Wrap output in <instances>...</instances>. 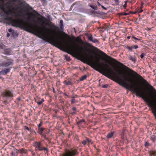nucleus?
<instances>
[{
    "instance_id": "nucleus-1",
    "label": "nucleus",
    "mask_w": 156,
    "mask_h": 156,
    "mask_svg": "<svg viewBox=\"0 0 156 156\" xmlns=\"http://www.w3.org/2000/svg\"><path fill=\"white\" fill-rule=\"evenodd\" d=\"M100 53L105 56H108L112 61L116 62L122 66L126 68L131 73V74L135 78H137L141 81V83L134 81L132 79H129L123 73L122 75L119 73V75L112 70L107 64H101L100 63V59L97 58V61L94 62L92 56L91 55L92 60H90L87 55V58L90 62L89 65L95 70L98 71L107 77L118 83L126 89L129 88L133 90L136 92L137 96L140 98H156V90L151 84L147 82L143 77L137 73L124 65L122 63L117 61L115 59L107 55L102 51L98 49Z\"/></svg>"
},
{
    "instance_id": "nucleus-2",
    "label": "nucleus",
    "mask_w": 156,
    "mask_h": 156,
    "mask_svg": "<svg viewBox=\"0 0 156 156\" xmlns=\"http://www.w3.org/2000/svg\"><path fill=\"white\" fill-rule=\"evenodd\" d=\"M5 20L13 27L24 29L33 34L35 33H37L41 35L42 37L41 38L44 40L54 45L58 48L66 47L67 50L71 52V45L67 43V46L66 47L65 45V43L66 42L64 39L63 38L62 41L59 40L58 37L56 36V33L53 36L48 37L43 34L42 31L40 30L41 27L37 25L25 22L23 20H20L17 19H14L8 16L5 18Z\"/></svg>"
},
{
    "instance_id": "nucleus-3",
    "label": "nucleus",
    "mask_w": 156,
    "mask_h": 156,
    "mask_svg": "<svg viewBox=\"0 0 156 156\" xmlns=\"http://www.w3.org/2000/svg\"><path fill=\"white\" fill-rule=\"evenodd\" d=\"M79 154L76 149L71 148L69 149H66L62 154V156H76Z\"/></svg>"
},
{
    "instance_id": "nucleus-4",
    "label": "nucleus",
    "mask_w": 156,
    "mask_h": 156,
    "mask_svg": "<svg viewBox=\"0 0 156 156\" xmlns=\"http://www.w3.org/2000/svg\"><path fill=\"white\" fill-rule=\"evenodd\" d=\"M33 145L35 148L38 149L40 151H44L47 153H48L49 152L48 148L43 147L40 142L36 141L33 143Z\"/></svg>"
},
{
    "instance_id": "nucleus-5",
    "label": "nucleus",
    "mask_w": 156,
    "mask_h": 156,
    "mask_svg": "<svg viewBox=\"0 0 156 156\" xmlns=\"http://www.w3.org/2000/svg\"><path fill=\"white\" fill-rule=\"evenodd\" d=\"M13 64V60L12 59H8L2 62L1 66L3 67H7Z\"/></svg>"
},
{
    "instance_id": "nucleus-6",
    "label": "nucleus",
    "mask_w": 156,
    "mask_h": 156,
    "mask_svg": "<svg viewBox=\"0 0 156 156\" xmlns=\"http://www.w3.org/2000/svg\"><path fill=\"white\" fill-rule=\"evenodd\" d=\"M5 5L7 6L8 8L9 9L8 10H4L5 13L7 15H9L11 12L16 9L15 8L12 7V5H10V3L9 2L6 3Z\"/></svg>"
},
{
    "instance_id": "nucleus-7",
    "label": "nucleus",
    "mask_w": 156,
    "mask_h": 156,
    "mask_svg": "<svg viewBox=\"0 0 156 156\" xmlns=\"http://www.w3.org/2000/svg\"><path fill=\"white\" fill-rule=\"evenodd\" d=\"M34 12H35V14H34L33 13H31V15L33 16V18L32 19V20L33 21H35L34 18L38 16H40L41 17V18H38V20H47V19L45 17H44V16H43L42 15H40L36 11H34Z\"/></svg>"
},
{
    "instance_id": "nucleus-8",
    "label": "nucleus",
    "mask_w": 156,
    "mask_h": 156,
    "mask_svg": "<svg viewBox=\"0 0 156 156\" xmlns=\"http://www.w3.org/2000/svg\"><path fill=\"white\" fill-rule=\"evenodd\" d=\"M93 142L92 140L87 137H85V139L83 140L82 144L84 146L87 145L89 146L90 144H92Z\"/></svg>"
},
{
    "instance_id": "nucleus-9",
    "label": "nucleus",
    "mask_w": 156,
    "mask_h": 156,
    "mask_svg": "<svg viewBox=\"0 0 156 156\" xmlns=\"http://www.w3.org/2000/svg\"><path fill=\"white\" fill-rule=\"evenodd\" d=\"M4 96L7 97H13V92L12 90H6L3 94Z\"/></svg>"
},
{
    "instance_id": "nucleus-10",
    "label": "nucleus",
    "mask_w": 156,
    "mask_h": 156,
    "mask_svg": "<svg viewBox=\"0 0 156 156\" xmlns=\"http://www.w3.org/2000/svg\"><path fill=\"white\" fill-rule=\"evenodd\" d=\"M87 37L89 40L92 41L95 43L99 44V42L98 40L96 38H93V37L92 35H88Z\"/></svg>"
},
{
    "instance_id": "nucleus-11",
    "label": "nucleus",
    "mask_w": 156,
    "mask_h": 156,
    "mask_svg": "<svg viewBox=\"0 0 156 156\" xmlns=\"http://www.w3.org/2000/svg\"><path fill=\"white\" fill-rule=\"evenodd\" d=\"M10 70V68H8L5 69L4 70H2L0 72L1 75H5L8 73H9Z\"/></svg>"
},
{
    "instance_id": "nucleus-12",
    "label": "nucleus",
    "mask_w": 156,
    "mask_h": 156,
    "mask_svg": "<svg viewBox=\"0 0 156 156\" xmlns=\"http://www.w3.org/2000/svg\"><path fill=\"white\" fill-rule=\"evenodd\" d=\"M115 133V132L113 131L112 132L108 133L107 136H106V138L108 139H109L112 138V137L113 136Z\"/></svg>"
},
{
    "instance_id": "nucleus-13",
    "label": "nucleus",
    "mask_w": 156,
    "mask_h": 156,
    "mask_svg": "<svg viewBox=\"0 0 156 156\" xmlns=\"http://www.w3.org/2000/svg\"><path fill=\"white\" fill-rule=\"evenodd\" d=\"M131 38L133 41L136 43H137L138 41H141L142 40V39L137 38L134 36H132Z\"/></svg>"
},
{
    "instance_id": "nucleus-14",
    "label": "nucleus",
    "mask_w": 156,
    "mask_h": 156,
    "mask_svg": "<svg viewBox=\"0 0 156 156\" xmlns=\"http://www.w3.org/2000/svg\"><path fill=\"white\" fill-rule=\"evenodd\" d=\"M129 59L133 62H135L136 61V58L135 56H132L131 55H129L128 56Z\"/></svg>"
},
{
    "instance_id": "nucleus-15",
    "label": "nucleus",
    "mask_w": 156,
    "mask_h": 156,
    "mask_svg": "<svg viewBox=\"0 0 156 156\" xmlns=\"http://www.w3.org/2000/svg\"><path fill=\"white\" fill-rule=\"evenodd\" d=\"M45 129L43 127L39 128L38 129L37 133L40 134V135H42L43 134V132Z\"/></svg>"
},
{
    "instance_id": "nucleus-16",
    "label": "nucleus",
    "mask_w": 156,
    "mask_h": 156,
    "mask_svg": "<svg viewBox=\"0 0 156 156\" xmlns=\"http://www.w3.org/2000/svg\"><path fill=\"white\" fill-rule=\"evenodd\" d=\"M46 25H48L49 27H53L55 28H57V27L55 26L54 24L52 22H50L49 23H47Z\"/></svg>"
},
{
    "instance_id": "nucleus-17",
    "label": "nucleus",
    "mask_w": 156,
    "mask_h": 156,
    "mask_svg": "<svg viewBox=\"0 0 156 156\" xmlns=\"http://www.w3.org/2000/svg\"><path fill=\"white\" fill-rule=\"evenodd\" d=\"M63 83L65 84L66 85H72L73 83L72 82L70 81H67V80H64L63 82Z\"/></svg>"
},
{
    "instance_id": "nucleus-18",
    "label": "nucleus",
    "mask_w": 156,
    "mask_h": 156,
    "mask_svg": "<svg viewBox=\"0 0 156 156\" xmlns=\"http://www.w3.org/2000/svg\"><path fill=\"white\" fill-rule=\"evenodd\" d=\"M131 12L130 11L128 13H126L125 12H120L119 13V15L121 16H127L131 14Z\"/></svg>"
},
{
    "instance_id": "nucleus-19",
    "label": "nucleus",
    "mask_w": 156,
    "mask_h": 156,
    "mask_svg": "<svg viewBox=\"0 0 156 156\" xmlns=\"http://www.w3.org/2000/svg\"><path fill=\"white\" fill-rule=\"evenodd\" d=\"M41 137L44 138V139L47 140L48 141H49V139L48 137H47L46 135L44 134H42V135H41Z\"/></svg>"
},
{
    "instance_id": "nucleus-20",
    "label": "nucleus",
    "mask_w": 156,
    "mask_h": 156,
    "mask_svg": "<svg viewBox=\"0 0 156 156\" xmlns=\"http://www.w3.org/2000/svg\"><path fill=\"white\" fill-rule=\"evenodd\" d=\"M89 6H90L92 9L95 10H97L98 9V8L97 5H92L90 4L89 5Z\"/></svg>"
},
{
    "instance_id": "nucleus-21",
    "label": "nucleus",
    "mask_w": 156,
    "mask_h": 156,
    "mask_svg": "<svg viewBox=\"0 0 156 156\" xmlns=\"http://www.w3.org/2000/svg\"><path fill=\"white\" fill-rule=\"evenodd\" d=\"M72 110L73 111V112L71 113V114L72 115H75L76 114V107H73L72 108Z\"/></svg>"
},
{
    "instance_id": "nucleus-22",
    "label": "nucleus",
    "mask_w": 156,
    "mask_h": 156,
    "mask_svg": "<svg viewBox=\"0 0 156 156\" xmlns=\"http://www.w3.org/2000/svg\"><path fill=\"white\" fill-rule=\"evenodd\" d=\"M60 27L61 29H63V22L62 20H61L60 22Z\"/></svg>"
},
{
    "instance_id": "nucleus-23",
    "label": "nucleus",
    "mask_w": 156,
    "mask_h": 156,
    "mask_svg": "<svg viewBox=\"0 0 156 156\" xmlns=\"http://www.w3.org/2000/svg\"><path fill=\"white\" fill-rule=\"evenodd\" d=\"M87 77V76L86 75H84L83 76H82V77L80 78V81H82L85 80Z\"/></svg>"
},
{
    "instance_id": "nucleus-24",
    "label": "nucleus",
    "mask_w": 156,
    "mask_h": 156,
    "mask_svg": "<svg viewBox=\"0 0 156 156\" xmlns=\"http://www.w3.org/2000/svg\"><path fill=\"white\" fill-rule=\"evenodd\" d=\"M43 29L45 30H46L47 31H48V32H55V31H52L51 29L46 28L45 27V26H43Z\"/></svg>"
},
{
    "instance_id": "nucleus-25",
    "label": "nucleus",
    "mask_w": 156,
    "mask_h": 156,
    "mask_svg": "<svg viewBox=\"0 0 156 156\" xmlns=\"http://www.w3.org/2000/svg\"><path fill=\"white\" fill-rule=\"evenodd\" d=\"M44 101L43 99H42L41 100H39L37 102V104L39 105H41L43 102Z\"/></svg>"
},
{
    "instance_id": "nucleus-26",
    "label": "nucleus",
    "mask_w": 156,
    "mask_h": 156,
    "mask_svg": "<svg viewBox=\"0 0 156 156\" xmlns=\"http://www.w3.org/2000/svg\"><path fill=\"white\" fill-rule=\"evenodd\" d=\"M150 156H156V153L153 151H151L150 152Z\"/></svg>"
},
{
    "instance_id": "nucleus-27",
    "label": "nucleus",
    "mask_w": 156,
    "mask_h": 156,
    "mask_svg": "<svg viewBox=\"0 0 156 156\" xmlns=\"http://www.w3.org/2000/svg\"><path fill=\"white\" fill-rule=\"evenodd\" d=\"M12 34L13 37L17 36H18V34L16 32L13 31L12 33Z\"/></svg>"
},
{
    "instance_id": "nucleus-28",
    "label": "nucleus",
    "mask_w": 156,
    "mask_h": 156,
    "mask_svg": "<svg viewBox=\"0 0 156 156\" xmlns=\"http://www.w3.org/2000/svg\"><path fill=\"white\" fill-rule=\"evenodd\" d=\"M84 120L83 119L80 120L77 122V124L78 125H80L82 123L84 122Z\"/></svg>"
},
{
    "instance_id": "nucleus-29",
    "label": "nucleus",
    "mask_w": 156,
    "mask_h": 156,
    "mask_svg": "<svg viewBox=\"0 0 156 156\" xmlns=\"http://www.w3.org/2000/svg\"><path fill=\"white\" fill-rule=\"evenodd\" d=\"M20 152L23 153H26L27 151L25 150L24 148H22L20 150Z\"/></svg>"
},
{
    "instance_id": "nucleus-30",
    "label": "nucleus",
    "mask_w": 156,
    "mask_h": 156,
    "mask_svg": "<svg viewBox=\"0 0 156 156\" xmlns=\"http://www.w3.org/2000/svg\"><path fill=\"white\" fill-rule=\"evenodd\" d=\"M42 125H43V122H42L41 120L40 123L37 126L38 128H41V127L42 126Z\"/></svg>"
},
{
    "instance_id": "nucleus-31",
    "label": "nucleus",
    "mask_w": 156,
    "mask_h": 156,
    "mask_svg": "<svg viewBox=\"0 0 156 156\" xmlns=\"http://www.w3.org/2000/svg\"><path fill=\"white\" fill-rule=\"evenodd\" d=\"M126 48L127 49H128V50H130V51H132V49H133V46H127L126 47Z\"/></svg>"
},
{
    "instance_id": "nucleus-32",
    "label": "nucleus",
    "mask_w": 156,
    "mask_h": 156,
    "mask_svg": "<svg viewBox=\"0 0 156 156\" xmlns=\"http://www.w3.org/2000/svg\"><path fill=\"white\" fill-rule=\"evenodd\" d=\"M146 55V54L144 53H142L140 55V57L141 58H143L144 57V56Z\"/></svg>"
},
{
    "instance_id": "nucleus-33",
    "label": "nucleus",
    "mask_w": 156,
    "mask_h": 156,
    "mask_svg": "<svg viewBox=\"0 0 156 156\" xmlns=\"http://www.w3.org/2000/svg\"><path fill=\"white\" fill-rule=\"evenodd\" d=\"M71 103L72 104H73L76 102V100L74 99V98L72 99L71 100Z\"/></svg>"
},
{
    "instance_id": "nucleus-34",
    "label": "nucleus",
    "mask_w": 156,
    "mask_h": 156,
    "mask_svg": "<svg viewBox=\"0 0 156 156\" xmlns=\"http://www.w3.org/2000/svg\"><path fill=\"white\" fill-rule=\"evenodd\" d=\"M108 84H104L102 85V87L103 88H106L108 87Z\"/></svg>"
},
{
    "instance_id": "nucleus-35",
    "label": "nucleus",
    "mask_w": 156,
    "mask_h": 156,
    "mask_svg": "<svg viewBox=\"0 0 156 156\" xmlns=\"http://www.w3.org/2000/svg\"><path fill=\"white\" fill-rule=\"evenodd\" d=\"M115 4L116 5H118L119 4V0H114Z\"/></svg>"
},
{
    "instance_id": "nucleus-36",
    "label": "nucleus",
    "mask_w": 156,
    "mask_h": 156,
    "mask_svg": "<svg viewBox=\"0 0 156 156\" xmlns=\"http://www.w3.org/2000/svg\"><path fill=\"white\" fill-rule=\"evenodd\" d=\"M133 49H137L138 48V46L137 45H136L134 46H133Z\"/></svg>"
},
{
    "instance_id": "nucleus-37",
    "label": "nucleus",
    "mask_w": 156,
    "mask_h": 156,
    "mask_svg": "<svg viewBox=\"0 0 156 156\" xmlns=\"http://www.w3.org/2000/svg\"><path fill=\"white\" fill-rule=\"evenodd\" d=\"M150 145V144L148 142H145V147H148Z\"/></svg>"
},
{
    "instance_id": "nucleus-38",
    "label": "nucleus",
    "mask_w": 156,
    "mask_h": 156,
    "mask_svg": "<svg viewBox=\"0 0 156 156\" xmlns=\"http://www.w3.org/2000/svg\"><path fill=\"white\" fill-rule=\"evenodd\" d=\"M126 6H127V2H125V4L123 5V7H124V9H126Z\"/></svg>"
},
{
    "instance_id": "nucleus-39",
    "label": "nucleus",
    "mask_w": 156,
    "mask_h": 156,
    "mask_svg": "<svg viewBox=\"0 0 156 156\" xmlns=\"http://www.w3.org/2000/svg\"><path fill=\"white\" fill-rule=\"evenodd\" d=\"M32 131H30V132L32 133L33 134H35V135H37V133L35 132V131L34 130H32Z\"/></svg>"
},
{
    "instance_id": "nucleus-40",
    "label": "nucleus",
    "mask_w": 156,
    "mask_h": 156,
    "mask_svg": "<svg viewBox=\"0 0 156 156\" xmlns=\"http://www.w3.org/2000/svg\"><path fill=\"white\" fill-rule=\"evenodd\" d=\"M0 9H2L4 10V6L0 4Z\"/></svg>"
},
{
    "instance_id": "nucleus-41",
    "label": "nucleus",
    "mask_w": 156,
    "mask_h": 156,
    "mask_svg": "<svg viewBox=\"0 0 156 156\" xmlns=\"http://www.w3.org/2000/svg\"><path fill=\"white\" fill-rule=\"evenodd\" d=\"M59 101L60 102L62 103H64V100H63V99H62L61 98H60L59 99Z\"/></svg>"
},
{
    "instance_id": "nucleus-42",
    "label": "nucleus",
    "mask_w": 156,
    "mask_h": 156,
    "mask_svg": "<svg viewBox=\"0 0 156 156\" xmlns=\"http://www.w3.org/2000/svg\"><path fill=\"white\" fill-rule=\"evenodd\" d=\"M25 128L28 131H30V129L27 126H25Z\"/></svg>"
},
{
    "instance_id": "nucleus-43",
    "label": "nucleus",
    "mask_w": 156,
    "mask_h": 156,
    "mask_svg": "<svg viewBox=\"0 0 156 156\" xmlns=\"http://www.w3.org/2000/svg\"><path fill=\"white\" fill-rule=\"evenodd\" d=\"M8 31L9 32H12L13 31L12 29L10 28L8 29Z\"/></svg>"
},
{
    "instance_id": "nucleus-44",
    "label": "nucleus",
    "mask_w": 156,
    "mask_h": 156,
    "mask_svg": "<svg viewBox=\"0 0 156 156\" xmlns=\"http://www.w3.org/2000/svg\"><path fill=\"white\" fill-rule=\"evenodd\" d=\"M4 104H6L8 103V102H7V100H5L4 102Z\"/></svg>"
},
{
    "instance_id": "nucleus-45",
    "label": "nucleus",
    "mask_w": 156,
    "mask_h": 156,
    "mask_svg": "<svg viewBox=\"0 0 156 156\" xmlns=\"http://www.w3.org/2000/svg\"><path fill=\"white\" fill-rule=\"evenodd\" d=\"M97 3L98 5V6H101V5H101V4H100V3L99 2H97Z\"/></svg>"
},
{
    "instance_id": "nucleus-46",
    "label": "nucleus",
    "mask_w": 156,
    "mask_h": 156,
    "mask_svg": "<svg viewBox=\"0 0 156 156\" xmlns=\"http://www.w3.org/2000/svg\"><path fill=\"white\" fill-rule=\"evenodd\" d=\"M143 10L142 9H140L138 10V12H139V13H141V12H143Z\"/></svg>"
},
{
    "instance_id": "nucleus-47",
    "label": "nucleus",
    "mask_w": 156,
    "mask_h": 156,
    "mask_svg": "<svg viewBox=\"0 0 156 156\" xmlns=\"http://www.w3.org/2000/svg\"><path fill=\"white\" fill-rule=\"evenodd\" d=\"M143 3L142 2L141 4V7H140V9H142L143 8Z\"/></svg>"
},
{
    "instance_id": "nucleus-48",
    "label": "nucleus",
    "mask_w": 156,
    "mask_h": 156,
    "mask_svg": "<svg viewBox=\"0 0 156 156\" xmlns=\"http://www.w3.org/2000/svg\"><path fill=\"white\" fill-rule=\"evenodd\" d=\"M87 44L88 47H90L91 46V45L89 43H87Z\"/></svg>"
},
{
    "instance_id": "nucleus-49",
    "label": "nucleus",
    "mask_w": 156,
    "mask_h": 156,
    "mask_svg": "<svg viewBox=\"0 0 156 156\" xmlns=\"http://www.w3.org/2000/svg\"><path fill=\"white\" fill-rule=\"evenodd\" d=\"M101 7H102L103 9H105V10H106V9H107L104 6H103V5H101Z\"/></svg>"
},
{
    "instance_id": "nucleus-50",
    "label": "nucleus",
    "mask_w": 156,
    "mask_h": 156,
    "mask_svg": "<svg viewBox=\"0 0 156 156\" xmlns=\"http://www.w3.org/2000/svg\"><path fill=\"white\" fill-rule=\"evenodd\" d=\"M10 34L9 33H8L7 34V36L8 37H9L10 36Z\"/></svg>"
},
{
    "instance_id": "nucleus-51",
    "label": "nucleus",
    "mask_w": 156,
    "mask_h": 156,
    "mask_svg": "<svg viewBox=\"0 0 156 156\" xmlns=\"http://www.w3.org/2000/svg\"><path fill=\"white\" fill-rule=\"evenodd\" d=\"M130 37H131V36H128L127 37V38L128 39H130Z\"/></svg>"
},
{
    "instance_id": "nucleus-52",
    "label": "nucleus",
    "mask_w": 156,
    "mask_h": 156,
    "mask_svg": "<svg viewBox=\"0 0 156 156\" xmlns=\"http://www.w3.org/2000/svg\"><path fill=\"white\" fill-rule=\"evenodd\" d=\"M66 58L67 60H69L70 59V58L69 57H68V56H66Z\"/></svg>"
},
{
    "instance_id": "nucleus-53",
    "label": "nucleus",
    "mask_w": 156,
    "mask_h": 156,
    "mask_svg": "<svg viewBox=\"0 0 156 156\" xmlns=\"http://www.w3.org/2000/svg\"><path fill=\"white\" fill-rule=\"evenodd\" d=\"M45 24V22H43V23L42 24V25L44 26Z\"/></svg>"
},
{
    "instance_id": "nucleus-54",
    "label": "nucleus",
    "mask_w": 156,
    "mask_h": 156,
    "mask_svg": "<svg viewBox=\"0 0 156 156\" xmlns=\"http://www.w3.org/2000/svg\"><path fill=\"white\" fill-rule=\"evenodd\" d=\"M53 92L55 93V89H54V88H53Z\"/></svg>"
},
{
    "instance_id": "nucleus-55",
    "label": "nucleus",
    "mask_w": 156,
    "mask_h": 156,
    "mask_svg": "<svg viewBox=\"0 0 156 156\" xmlns=\"http://www.w3.org/2000/svg\"><path fill=\"white\" fill-rule=\"evenodd\" d=\"M19 12L20 13H21L22 12V11L21 10H20Z\"/></svg>"
},
{
    "instance_id": "nucleus-56",
    "label": "nucleus",
    "mask_w": 156,
    "mask_h": 156,
    "mask_svg": "<svg viewBox=\"0 0 156 156\" xmlns=\"http://www.w3.org/2000/svg\"><path fill=\"white\" fill-rule=\"evenodd\" d=\"M131 12L130 13H131V14H132H132H135V12Z\"/></svg>"
},
{
    "instance_id": "nucleus-57",
    "label": "nucleus",
    "mask_w": 156,
    "mask_h": 156,
    "mask_svg": "<svg viewBox=\"0 0 156 156\" xmlns=\"http://www.w3.org/2000/svg\"><path fill=\"white\" fill-rule=\"evenodd\" d=\"M18 101H20L21 100L20 98H18Z\"/></svg>"
},
{
    "instance_id": "nucleus-58",
    "label": "nucleus",
    "mask_w": 156,
    "mask_h": 156,
    "mask_svg": "<svg viewBox=\"0 0 156 156\" xmlns=\"http://www.w3.org/2000/svg\"><path fill=\"white\" fill-rule=\"evenodd\" d=\"M89 49H86V51H89Z\"/></svg>"
},
{
    "instance_id": "nucleus-59",
    "label": "nucleus",
    "mask_w": 156,
    "mask_h": 156,
    "mask_svg": "<svg viewBox=\"0 0 156 156\" xmlns=\"http://www.w3.org/2000/svg\"><path fill=\"white\" fill-rule=\"evenodd\" d=\"M31 18L30 17H28V19H30Z\"/></svg>"
},
{
    "instance_id": "nucleus-60",
    "label": "nucleus",
    "mask_w": 156,
    "mask_h": 156,
    "mask_svg": "<svg viewBox=\"0 0 156 156\" xmlns=\"http://www.w3.org/2000/svg\"><path fill=\"white\" fill-rule=\"evenodd\" d=\"M38 23L39 24H40L41 23V22H38Z\"/></svg>"
},
{
    "instance_id": "nucleus-61",
    "label": "nucleus",
    "mask_w": 156,
    "mask_h": 156,
    "mask_svg": "<svg viewBox=\"0 0 156 156\" xmlns=\"http://www.w3.org/2000/svg\"><path fill=\"white\" fill-rule=\"evenodd\" d=\"M0 75H1V73H0ZM1 78H2V77L0 76V79H1Z\"/></svg>"
},
{
    "instance_id": "nucleus-62",
    "label": "nucleus",
    "mask_w": 156,
    "mask_h": 156,
    "mask_svg": "<svg viewBox=\"0 0 156 156\" xmlns=\"http://www.w3.org/2000/svg\"><path fill=\"white\" fill-rule=\"evenodd\" d=\"M63 32V33L65 34V33L64 32Z\"/></svg>"
},
{
    "instance_id": "nucleus-63",
    "label": "nucleus",
    "mask_w": 156,
    "mask_h": 156,
    "mask_svg": "<svg viewBox=\"0 0 156 156\" xmlns=\"http://www.w3.org/2000/svg\"><path fill=\"white\" fill-rule=\"evenodd\" d=\"M50 101H51V99H50Z\"/></svg>"
},
{
    "instance_id": "nucleus-64",
    "label": "nucleus",
    "mask_w": 156,
    "mask_h": 156,
    "mask_svg": "<svg viewBox=\"0 0 156 156\" xmlns=\"http://www.w3.org/2000/svg\"><path fill=\"white\" fill-rule=\"evenodd\" d=\"M34 155V154H33V155Z\"/></svg>"
}]
</instances>
